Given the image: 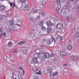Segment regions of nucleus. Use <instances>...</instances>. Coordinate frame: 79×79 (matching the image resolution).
I'll return each mask as SVG.
<instances>
[{"label":"nucleus","mask_w":79,"mask_h":79,"mask_svg":"<svg viewBox=\"0 0 79 79\" xmlns=\"http://www.w3.org/2000/svg\"><path fill=\"white\" fill-rule=\"evenodd\" d=\"M46 31L48 34H53L54 31L51 27H48L46 29Z\"/></svg>","instance_id":"f257e3e1"},{"label":"nucleus","mask_w":79,"mask_h":79,"mask_svg":"<svg viewBox=\"0 0 79 79\" xmlns=\"http://www.w3.org/2000/svg\"><path fill=\"white\" fill-rule=\"evenodd\" d=\"M47 24V26L49 27H52V26L55 25L54 23H52V22L50 20L48 21Z\"/></svg>","instance_id":"f03ea898"},{"label":"nucleus","mask_w":79,"mask_h":79,"mask_svg":"<svg viewBox=\"0 0 79 79\" xmlns=\"http://www.w3.org/2000/svg\"><path fill=\"white\" fill-rule=\"evenodd\" d=\"M57 11L59 14H61L62 12V9L61 7V6H57L56 8Z\"/></svg>","instance_id":"7ed1b4c3"},{"label":"nucleus","mask_w":79,"mask_h":79,"mask_svg":"<svg viewBox=\"0 0 79 79\" xmlns=\"http://www.w3.org/2000/svg\"><path fill=\"white\" fill-rule=\"evenodd\" d=\"M29 5L28 4H25V6H24V7L23 8V10H25V11H27V12H29V6H28Z\"/></svg>","instance_id":"20e7f679"},{"label":"nucleus","mask_w":79,"mask_h":79,"mask_svg":"<svg viewBox=\"0 0 79 79\" xmlns=\"http://www.w3.org/2000/svg\"><path fill=\"white\" fill-rule=\"evenodd\" d=\"M63 25H62L61 23H59L57 25L56 28L58 30H61L63 29Z\"/></svg>","instance_id":"39448f33"},{"label":"nucleus","mask_w":79,"mask_h":79,"mask_svg":"<svg viewBox=\"0 0 79 79\" xmlns=\"http://www.w3.org/2000/svg\"><path fill=\"white\" fill-rule=\"evenodd\" d=\"M33 70L34 72H37L35 73L36 74H37L40 75L42 74V73H41V72L39 71V69H34V68H33Z\"/></svg>","instance_id":"423d86ee"},{"label":"nucleus","mask_w":79,"mask_h":79,"mask_svg":"<svg viewBox=\"0 0 79 79\" xmlns=\"http://www.w3.org/2000/svg\"><path fill=\"white\" fill-rule=\"evenodd\" d=\"M9 22L10 26H12L15 24V21H14V19H10V21H9Z\"/></svg>","instance_id":"0eeeda50"},{"label":"nucleus","mask_w":79,"mask_h":79,"mask_svg":"<svg viewBox=\"0 0 79 79\" xmlns=\"http://www.w3.org/2000/svg\"><path fill=\"white\" fill-rule=\"evenodd\" d=\"M32 61L34 63H35V64H38L39 63V61H38L37 58H32Z\"/></svg>","instance_id":"6e6552de"},{"label":"nucleus","mask_w":79,"mask_h":79,"mask_svg":"<svg viewBox=\"0 0 79 79\" xmlns=\"http://www.w3.org/2000/svg\"><path fill=\"white\" fill-rule=\"evenodd\" d=\"M44 56H44L45 58H48L49 57H50V55H49V54L47 52H44Z\"/></svg>","instance_id":"1a4fd4ad"},{"label":"nucleus","mask_w":79,"mask_h":79,"mask_svg":"<svg viewBox=\"0 0 79 79\" xmlns=\"http://www.w3.org/2000/svg\"><path fill=\"white\" fill-rule=\"evenodd\" d=\"M18 26L20 27V25H15L14 26L12 27V29H13V31H15V30H16V29H17V28H18Z\"/></svg>","instance_id":"9d476101"},{"label":"nucleus","mask_w":79,"mask_h":79,"mask_svg":"<svg viewBox=\"0 0 79 79\" xmlns=\"http://www.w3.org/2000/svg\"><path fill=\"white\" fill-rule=\"evenodd\" d=\"M77 56L73 55L72 56V60H73L74 62H75V61H76L77 60Z\"/></svg>","instance_id":"9b49d317"},{"label":"nucleus","mask_w":79,"mask_h":79,"mask_svg":"<svg viewBox=\"0 0 79 79\" xmlns=\"http://www.w3.org/2000/svg\"><path fill=\"white\" fill-rule=\"evenodd\" d=\"M52 42H53V40H52V38H51L49 40H48L47 44L48 45H50Z\"/></svg>","instance_id":"f8f14e48"},{"label":"nucleus","mask_w":79,"mask_h":79,"mask_svg":"<svg viewBox=\"0 0 79 79\" xmlns=\"http://www.w3.org/2000/svg\"><path fill=\"white\" fill-rule=\"evenodd\" d=\"M60 55L62 57H64V56L66 55V52H61L60 53Z\"/></svg>","instance_id":"ddd939ff"},{"label":"nucleus","mask_w":79,"mask_h":79,"mask_svg":"<svg viewBox=\"0 0 79 79\" xmlns=\"http://www.w3.org/2000/svg\"><path fill=\"white\" fill-rule=\"evenodd\" d=\"M52 68L48 67V72L50 74H51L52 73Z\"/></svg>","instance_id":"4468645a"},{"label":"nucleus","mask_w":79,"mask_h":79,"mask_svg":"<svg viewBox=\"0 0 79 79\" xmlns=\"http://www.w3.org/2000/svg\"><path fill=\"white\" fill-rule=\"evenodd\" d=\"M45 60V57L44 56H42V58H40L39 59L40 62L42 63V62H44Z\"/></svg>","instance_id":"2eb2a0df"},{"label":"nucleus","mask_w":79,"mask_h":79,"mask_svg":"<svg viewBox=\"0 0 79 79\" xmlns=\"http://www.w3.org/2000/svg\"><path fill=\"white\" fill-rule=\"evenodd\" d=\"M16 21H17V22L18 23H21V19H20V18H19V17L16 18Z\"/></svg>","instance_id":"dca6fc26"},{"label":"nucleus","mask_w":79,"mask_h":79,"mask_svg":"<svg viewBox=\"0 0 79 79\" xmlns=\"http://www.w3.org/2000/svg\"><path fill=\"white\" fill-rule=\"evenodd\" d=\"M70 10V8H69V7H67V8L65 9L64 11L66 13H68L69 12Z\"/></svg>","instance_id":"f3484780"},{"label":"nucleus","mask_w":79,"mask_h":79,"mask_svg":"<svg viewBox=\"0 0 79 79\" xmlns=\"http://www.w3.org/2000/svg\"><path fill=\"white\" fill-rule=\"evenodd\" d=\"M39 53H36L34 55V57L33 58H34L37 59L38 57H39Z\"/></svg>","instance_id":"a211bd4d"},{"label":"nucleus","mask_w":79,"mask_h":79,"mask_svg":"<svg viewBox=\"0 0 79 79\" xmlns=\"http://www.w3.org/2000/svg\"><path fill=\"white\" fill-rule=\"evenodd\" d=\"M56 3L57 4V6H61V3H60V0H57L56 1Z\"/></svg>","instance_id":"6ab92c4d"},{"label":"nucleus","mask_w":79,"mask_h":79,"mask_svg":"<svg viewBox=\"0 0 79 79\" xmlns=\"http://www.w3.org/2000/svg\"><path fill=\"white\" fill-rule=\"evenodd\" d=\"M56 40H58H58H62V39H63V36H61L59 35H58L57 36V38H56Z\"/></svg>","instance_id":"aec40b11"},{"label":"nucleus","mask_w":79,"mask_h":79,"mask_svg":"<svg viewBox=\"0 0 79 79\" xmlns=\"http://www.w3.org/2000/svg\"><path fill=\"white\" fill-rule=\"evenodd\" d=\"M44 22L43 21H41L39 23V25L40 26V27H42V26H44L43 25H44Z\"/></svg>","instance_id":"412c9836"},{"label":"nucleus","mask_w":79,"mask_h":79,"mask_svg":"<svg viewBox=\"0 0 79 79\" xmlns=\"http://www.w3.org/2000/svg\"><path fill=\"white\" fill-rule=\"evenodd\" d=\"M5 8V6L3 5H1L0 6V10L1 11H3Z\"/></svg>","instance_id":"4be33fe9"},{"label":"nucleus","mask_w":79,"mask_h":79,"mask_svg":"<svg viewBox=\"0 0 79 79\" xmlns=\"http://www.w3.org/2000/svg\"><path fill=\"white\" fill-rule=\"evenodd\" d=\"M73 47L71 45H69L67 46V48L69 50H71Z\"/></svg>","instance_id":"5701e85b"},{"label":"nucleus","mask_w":79,"mask_h":79,"mask_svg":"<svg viewBox=\"0 0 79 79\" xmlns=\"http://www.w3.org/2000/svg\"><path fill=\"white\" fill-rule=\"evenodd\" d=\"M22 51L24 54H27V49H24L22 50Z\"/></svg>","instance_id":"b1692460"},{"label":"nucleus","mask_w":79,"mask_h":79,"mask_svg":"<svg viewBox=\"0 0 79 79\" xmlns=\"http://www.w3.org/2000/svg\"><path fill=\"white\" fill-rule=\"evenodd\" d=\"M58 74L57 72H54L53 73L52 75H53V76H57Z\"/></svg>","instance_id":"393cba45"},{"label":"nucleus","mask_w":79,"mask_h":79,"mask_svg":"<svg viewBox=\"0 0 79 79\" xmlns=\"http://www.w3.org/2000/svg\"><path fill=\"white\" fill-rule=\"evenodd\" d=\"M52 43H53V44L54 45H55V42H56L55 39V38L53 37H52Z\"/></svg>","instance_id":"a878e982"},{"label":"nucleus","mask_w":79,"mask_h":79,"mask_svg":"<svg viewBox=\"0 0 79 79\" xmlns=\"http://www.w3.org/2000/svg\"><path fill=\"white\" fill-rule=\"evenodd\" d=\"M5 18V15H2L0 16V20L2 21L3 19V18Z\"/></svg>","instance_id":"bb28decb"},{"label":"nucleus","mask_w":79,"mask_h":79,"mask_svg":"<svg viewBox=\"0 0 79 79\" xmlns=\"http://www.w3.org/2000/svg\"><path fill=\"white\" fill-rule=\"evenodd\" d=\"M74 35L76 37H79V32H78L75 33Z\"/></svg>","instance_id":"cd10ccee"},{"label":"nucleus","mask_w":79,"mask_h":79,"mask_svg":"<svg viewBox=\"0 0 79 79\" xmlns=\"http://www.w3.org/2000/svg\"><path fill=\"white\" fill-rule=\"evenodd\" d=\"M40 14L41 15H42V16H45V11H42L41 12H40Z\"/></svg>","instance_id":"c85d7f7f"},{"label":"nucleus","mask_w":79,"mask_h":79,"mask_svg":"<svg viewBox=\"0 0 79 79\" xmlns=\"http://www.w3.org/2000/svg\"><path fill=\"white\" fill-rule=\"evenodd\" d=\"M41 28L42 30L43 31H46V28H45V27H44V26L41 27Z\"/></svg>","instance_id":"c756f323"},{"label":"nucleus","mask_w":79,"mask_h":79,"mask_svg":"<svg viewBox=\"0 0 79 79\" xmlns=\"http://www.w3.org/2000/svg\"><path fill=\"white\" fill-rule=\"evenodd\" d=\"M8 45H9V46H10V47H11V46L13 45V43L11 42L10 41L9 42V43H8Z\"/></svg>","instance_id":"7c9ffc66"},{"label":"nucleus","mask_w":79,"mask_h":79,"mask_svg":"<svg viewBox=\"0 0 79 79\" xmlns=\"http://www.w3.org/2000/svg\"><path fill=\"white\" fill-rule=\"evenodd\" d=\"M25 4H22L21 5V9H23V8H24V6H25Z\"/></svg>","instance_id":"2f4dec72"},{"label":"nucleus","mask_w":79,"mask_h":79,"mask_svg":"<svg viewBox=\"0 0 79 79\" xmlns=\"http://www.w3.org/2000/svg\"><path fill=\"white\" fill-rule=\"evenodd\" d=\"M20 2L23 3H26V0H20Z\"/></svg>","instance_id":"473e14b6"},{"label":"nucleus","mask_w":79,"mask_h":79,"mask_svg":"<svg viewBox=\"0 0 79 79\" xmlns=\"http://www.w3.org/2000/svg\"><path fill=\"white\" fill-rule=\"evenodd\" d=\"M38 11L39 10L38 9H35L33 10V13H37Z\"/></svg>","instance_id":"72a5a7b5"},{"label":"nucleus","mask_w":79,"mask_h":79,"mask_svg":"<svg viewBox=\"0 0 79 79\" xmlns=\"http://www.w3.org/2000/svg\"><path fill=\"white\" fill-rule=\"evenodd\" d=\"M34 32L31 31L30 32H29V35H31L32 34H34Z\"/></svg>","instance_id":"f704fd0d"},{"label":"nucleus","mask_w":79,"mask_h":79,"mask_svg":"<svg viewBox=\"0 0 79 79\" xmlns=\"http://www.w3.org/2000/svg\"><path fill=\"white\" fill-rule=\"evenodd\" d=\"M36 28H40V26L39 24H37L36 25Z\"/></svg>","instance_id":"c9c22d12"},{"label":"nucleus","mask_w":79,"mask_h":79,"mask_svg":"<svg viewBox=\"0 0 79 79\" xmlns=\"http://www.w3.org/2000/svg\"><path fill=\"white\" fill-rule=\"evenodd\" d=\"M42 41L43 42V43H45V42H46V40L45 38H43L42 39Z\"/></svg>","instance_id":"e433bc0d"},{"label":"nucleus","mask_w":79,"mask_h":79,"mask_svg":"<svg viewBox=\"0 0 79 79\" xmlns=\"http://www.w3.org/2000/svg\"><path fill=\"white\" fill-rule=\"evenodd\" d=\"M34 79H40L39 77L38 76H35L34 78Z\"/></svg>","instance_id":"4c0bfd02"},{"label":"nucleus","mask_w":79,"mask_h":79,"mask_svg":"<svg viewBox=\"0 0 79 79\" xmlns=\"http://www.w3.org/2000/svg\"><path fill=\"white\" fill-rule=\"evenodd\" d=\"M15 70L16 73H19V70L18 69H16Z\"/></svg>","instance_id":"58836bf2"},{"label":"nucleus","mask_w":79,"mask_h":79,"mask_svg":"<svg viewBox=\"0 0 79 79\" xmlns=\"http://www.w3.org/2000/svg\"><path fill=\"white\" fill-rule=\"evenodd\" d=\"M20 43L21 44V45H23V44H25V41H21Z\"/></svg>","instance_id":"ea45409f"},{"label":"nucleus","mask_w":79,"mask_h":79,"mask_svg":"<svg viewBox=\"0 0 79 79\" xmlns=\"http://www.w3.org/2000/svg\"><path fill=\"white\" fill-rule=\"evenodd\" d=\"M17 50H15L13 51V52L14 53H16V52H17Z\"/></svg>","instance_id":"a19ab883"},{"label":"nucleus","mask_w":79,"mask_h":79,"mask_svg":"<svg viewBox=\"0 0 79 79\" xmlns=\"http://www.w3.org/2000/svg\"><path fill=\"white\" fill-rule=\"evenodd\" d=\"M42 5L43 6H44V5H45V2L43 1L42 2Z\"/></svg>","instance_id":"79ce46f5"},{"label":"nucleus","mask_w":79,"mask_h":79,"mask_svg":"<svg viewBox=\"0 0 79 79\" xmlns=\"http://www.w3.org/2000/svg\"><path fill=\"white\" fill-rule=\"evenodd\" d=\"M36 19H40V16H37Z\"/></svg>","instance_id":"37998d69"},{"label":"nucleus","mask_w":79,"mask_h":79,"mask_svg":"<svg viewBox=\"0 0 79 79\" xmlns=\"http://www.w3.org/2000/svg\"><path fill=\"white\" fill-rule=\"evenodd\" d=\"M13 8H14V7H15L16 8H17V7H16V5H15V3H13Z\"/></svg>","instance_id":"c03bdc74"},{"label":"nucleus","mask_w":79,"mask_h":79,"mask_svg":"<svg viewBox=\"0 0 79 79\" xmlns=\"http://www.w3.org/2000/svg\"><path fill=\"white\" fill-rule=\"evenodd\" d=\"M13 78L14 79H16V75H13L12 76Z\"/></svg>","instance_id":"a18cd8bd"},{"label":"nucleus","mask_w":79,"mask_h":79,"mask_svg":"<svg viewBox=\"0 0 79 79\" xmlns=\"http://www.w3.org/2000/svg\"><path fill=\"white\" fill-rule=\"evenodd\" d=\"M57 60H58V59H57V58H55L54 60V61H56Z\"/></svg>","instance_id":"49530a36"},{"label":"nucleus","mask_w":79,"mask_h":79,"mask_svg":"<svg viewBox=\"0 0 79 79\" xmlns=\"http://www.w3.org/2000/svg\"><path fill=\"white\" fill-rule=\"evenodd\" d=\"M31 31L33 32H35V29H34V28H32L31 29Z\"/></svg>","instance_id":"de8ad7c7"},{"label":"nucleus","mask_w":79,"mask_h":79,"mask_svg":"<svg viewBox=\"0 0 79 79\" xmlns=\"http://www.w3.org/2000/svg\"><path fill=\"white\" fill-rule=\"evenodd\" d=\"M8 32H11V29H8L7 31Z\"/></svg>","instance_id":"09e8293b"},{"label":"nucleus","mask_w":79,"mask_h":79,"mask_svg":"<svg viewBox=\"0 0 79 79\" xmlns=\"http://www.w3.org/2000/svg\"><path fill=\"white\" fill-rule=\"evenodd\" d=\"M40 53H41L42 54V53H44V51H43L42 50H41L40 51Z\"/></svg>","instance_id":"8fccbe9b"},{"label":"nucleus","mask_w":79,"mask_h":79,"mask_svg":"<svg viewBox=\"0 0 79 79\" xmlns=\"http://www.w3.org/2000/svg\"><path fill=\"white\" fill-rule=\"evenodd\" d=\"M19 69H21V70H22V71H23L24 70H23V68L21 67H19Z\"/></svg>","instance_id":"3c124183"},{"label":"nucleus","mask_w":79,"mask_h":79,"mask_svg":"<svg viewBox=\"0 0 79 79\" xmlns=\"http://www.w3.org/2000/svg\"><path fill=\"white\" fill-rule=\"evenodd\" d=\"M52 19H53V21H56V18H53Z\"/></svg>","instance_id":"603ef678"},{"label":"nucleus","mask_w":79,"mask_h":79,"mask_svg":"<svg viewBox=\"0 0 79 79\" xmlns=\"http://www.w3.org/2000/svg\"><path fill=\"white\" fill-rule=\"evenodd\" d=\"M10 5L11 7H12V6H13V3L12 2H10Z\"/></svg>","instance_id":"864d4df0"},{"label":"nucleus","mask_w":79,"mask_h":79,"mask_svg":"<svg viewBox=\"0 0 79 79\" xmlns=\"http://www.w3.org/2000/svg\"><path fill=\"white\" fill-rule=\"evenodd\" d=\"M53 56V55L52 54H50V57H52Z\"/></svg>","instance_id":"5fc2aeb1"},{"label":"nucleus","mask_w":79,"mask_h":79,"mask_svg":"<svg viewBox=\"0 0 79 79\" xmlns=\"http://www.w3.org/2000/svg\"><path fill=\"white\" fill-rule=\"evenodd\" d=\"M67 65H68V64H64L63 66H67Z\"/></svg>","instance_id":"6e6d98bb"},{"label":"nucleus","mask_w":79,"mask_h":79,"mask_svg":"<svg viewBox=\"0 0 79 79\" xmlns=\"http://www.w3.org/2000/svg\"><path fill=\"white\" fill-rule=\"evenodd\" d=\"M17 45H21V42L17 43Z\"/></svg>","instance_id":"4d7b16f0"},{"label":"nucleus","mask_w":79,"mask_h":79,"mask_svg":"<svg viewBox=\"0 0 79 79\" xmlns=\"http://www.w3.org/2000/svg\"><path fill=\"white\" fill-rule=\"evenodd\" d=\"M2 34H0V39H2Z\"/></svg>","instance_id":"13d9d810"},{"label":"nucleus","mask_w":79,"mask_h":79,"mask_svg":"<svg viewBox=\"0 0 79 79\" xmlns=\"http://www.w3.org/2000/svg\"><path fill=\"white\" fill-rule=\"evenodd\" d=\"M0 32L2 33V28H0Z\"/></svg>","instance_id":"bf43d9fd"},{"label":"nucleus","mask_w":79,"mask_h":79,"mask_svg":"<svg viewBox=\"0 0 79 79\" xmlns=\"http://www.w3.org/2000/svg\"><path fill=\"white\" fill-rule=\"evenodd\" d=\"M33 19V18H32V17H30V20H32V19Z\"/></svg>","instance_id":"052dcab7"},{"label":"nucleus","mask_w":79,"mask_h":79,"mask_svg":"<svg viewBox=\"0 0 79 79\" xmlns=\"http://www.w3.org/2000/svg\"><path fill=\"white\" fill-rule=\"evenodd\" d=\"M23 71V74H24L25 73V71H24V70Z\"/></svg>","instance_id":"680f3d73"},{"label":"nucleus","mask_w":79,"mask_h":79,"mask_svg":"<svg viewBox=\"0 0 79 79\" xmlns=\"http://www.w3.org/2000/svg\"><path fill=\"white\" fill-rule=\"evenodd\" d=\"M30 21L31 22H32V21H34V20L33 19H32V20H30Z\"/></svg>","instance_id":"e2e57ef3"},{"label":"nucleus","mask_w":79,"mask_h":79,"mask_svg":"<svg viewBox=\"0 0 79 79\" xmlns=\"http://www.w3.org/2000/svg\"><path fill=\"white\" fill-rule=\"evenodd\" d=\"M3 35H4V36H6V33H4L3 34Z\"/></svg>","instance_id":"0e129e2a"},{"label":"nucleus","mask_w":79,"mask_h":79,"mask_svg":"<svg viewBox=\"0 0 79 79\" xmlns=\"http://www.w3.org/2000/svg\"><path fill=\"white\" fill-rule=\"evenodd\" d=\"M67 20H68V21H69V17H68L67 18Z\"/></svg>","instance_id":"69168bd1"},{"label":"nucleus","mask_w":79,"mask_h":79,"mask_svg":"<svg viewBox=\"0 0 79 79\" xmlns=\"http://www.w3.org/2000/svg\"><path fill=\"white\" fill-rule=\"evenodd\" d=\"M77 66H79V62H77Z\"/></svg>","instance_id":"338daca9"},{"label":"nucleus","mask_w":79,"mask_h":79,"mask_svg":"<svg viewBox=\"0 0 79 79\" xmlns=\"http://www.w3.org/2000/svg\"><path fill=\"white\" fill-rule=\"evenodd\" d=\"M12 76H15V75L14 74V73L12 72Z\"/></svg>","instance_id":"774afa93"}]
</instances>
